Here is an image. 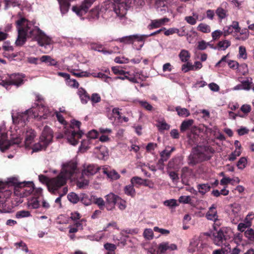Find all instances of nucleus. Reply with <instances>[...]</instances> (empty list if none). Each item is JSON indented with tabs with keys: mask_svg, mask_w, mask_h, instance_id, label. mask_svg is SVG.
I'll return each instance as SVG.
<instances>
[{
	"mask_svg": "<svg viewBox=\"0 0 254 254\" xmlns=\"http://www.w3.org/2000/svg\"><path fill=\"white\" fill-rule=\"evenodd\" d=\"M144 180L139 177H133L131 179L130 182L131 184L134 186L136 185H140L143 184V182Z\"/></svg>",
	"mask_w": 254,
	"mask_h": 254,
	"instance_id": "nucleus-62",
	"label": "nucleus"
},
{
	"mask_svg": "<svg viewBox=\"0 0 254 254\" xmlns=\"http://www.w3.org/2000/svg\"><path fill=\"white\" fill-rule=\"evenodd\" d=\"M31 214L29 211L27 210H21L17 212L16 214V217L17 218H21L24 217H28L30 216Z\"/></svg>",
	"mask_w": 254,
	"mask_h": 254,
	"instance_id": "nucleus-56",
	"label": "nucleus"
},
{
	"mask_svg": "<svg viewBox=\"0 0 254 254\" xmlns=\"http://www.w3.org/2000/svg\"><path fill=\"white\" fill-rule=\"evenodd\" d=\"M240 36L237 37V39L239 40L245 41L248 39L249 37V29L244 28L240 30Z\"/></svg>",
	"mask_w": 254,
	"mask_h": 254,
	"instance_id": "nucleus-43",
	"label": "nucleus"
},
{
	"mask_svg": "<svg viewBox=\"0 0 254 254\" xmlns=\"http://www.w3.org/2000/svg\"><path fill=\"white\" fill-rule=\"evenodd\" d=\"M180 60L184 63L189 61L190 57V54L188 50H182L179 54Z\"/></svg>",
	"mask_w": 254,
	"mask_h": 254,
	"instance_id": "nucleus-35",
	"label": "nucleus"
},
{
	"mask_svg": "<svg viewBox=\"0 0 254 254\" xmlns=\"http://www.w3.org/2000/svg\"><path fill=\"white\" fill-rule=\"evenodd\" d=\"M93 76L95 77L100 78L102 79L104 82L110 84L113 81V79L107 75L102 72H99L98 73H93Z\"/></svg>",
	"mask_w": 254,
	"mask_h": 254,
	"instance_id": "nucleus-37",
	"label": "nucleus"
},
{
	"mask_svg": "<svg viewBox=\"0 0 254 254\" xmlns=\"http://www.w3.org/2000/svg\"><path fill=\"white\" fill-rule=\"evenodd\" d=\"M138 102L143 108L147 111H151L153 109L152 106L146 101L138 100Z\"/></svg>",
	"mask_w": 254,
	"mask_h": 254,
	"instance_id": "nucleus-61",
	"label": "nucleus"
},
{
	"mask_svg": "<svg viewBox=\"0 0 254 254\" xmlns=\"http://www.w3.org/2000/svg\"><path fill=\"white\" fill-rule=\"evenodd\" d=\"M163 204H164V205L168 206L171 208H174L178 206L179 205L177 203V200L175 199H170L166 200L164 201Z\"/></svg>",
	"mask_w": 254,
	"mask_h": 254,
	"instance_id": "nucleus-53",
	"label": "nucleus"
},
{
	"mask_svg": "<svg viewBox=\"0 0 254 254\" xmlns=\"http://www.w3.org/2000/svg\"><path fill=\"white\" fill-rule=\"evenodd\" d=\"M56 115L58 121L64 126H66V122L61 113L49 109L42 104L35 103L32 107L26 110L25 114H18L17 116L13 115V121L16 123L24 124L30 117L37 118V120L48 119Z\"/></svg>",
	"mask_w": 254,
	"mask_h": 254,
	"instance_id": "nucleus-3",
	"label": "nucleus"
},
{
	"mask_svg": "<svg viewBox=\"0 0 254 254\" xmlns=\"http://www.w3.org/2000/svg\"><path fill=\"white\" fill-rule=\"evenodd\" d=\"M206 218L209 220L216 222L218 220V216L215 204H213L208 209L206 214Z\"/></svg>",
	"mask_w": 254,
	"mask_h": 254,
	"instance_id": "nucleus-24",
	"label": "nucleus"
},
{
	"mask_svg": "<svg viewBox=\"0 0 254 254\" xmlns=\"http://www.w3.org/2000/svg\"><path fill=\"white\" fill-rule=\"evenodd\" d=\"M106 207L107 210L110 211L115 208V205L118 202L119 196L113 193H110L105 196Z\"/></svg>",
	"mask_w": 254,
	"mask_h": 254,
	"instance_id": "nucleus-19",
	"label": "nucleus"
},
{
	"mask_svg": "<svg viewBox=\"0 0 254 254\" xmlns=\"http://www.w3.org/2000/svg\"><path fill=\"white\" fill-rule=\"evenodd\" d=\"M198 18V14L196 12H193L191 15L186 16L184 19L187 23L191 25H194L196 23Z\"/></svg>",
	"mask_w": 254,
	"mask_h": 254,
	"instance_id": "nucleus-29",
	"label": "nucleus"
},
{
	"mask_svg": "<svg viewBox=\"0 0 254 254\" xmlns=\"http://www.w3.org/2000/svg\"><path fill=\"white\" fill-rule=\"evenodd\" d=\"M80 200L83 204L86 206L91 204V200L86 194H82L80 197Z\"/></svg>",
	"mask_w": 254,
	"mask_h": 254,
	"instance_id": "nucleus-59",
	"label": "nucleus"
},
{
	"mask_svg": "<svg viewBox=\"0 0 254 254\" xmlns=\"http://www.w3.org/2000/svg\"><path fill=\"white\" fill-rule=\"evenodd\" d=\"M4 2L5 9H8L10 6L15 7L20 5L18 0H4Z\"/></svg>",
	"mask_w": 254,
	"mask_h": 254,
	"instance_id": "nucleus-45",
	"label": "nucleus"
},
{
	"mask_svg": "<svg viewBox=\"0 0 254 254\" xmlns=\"http://www.w3.org/2000/svg\"><path fill=\"white\" fill-rule=\"evenodd\" d=\"M231 45V42L227 40L220 41L218 43V49L220 50H225Z\"/></svg>",
	"mask_w": 254,
	"mask_h": 254,
	"instance_id": "nucleus-48",
	"label": "nucleus"
},
{
	"mask_svg": "<svg viewBox=\"0 0 254 254\" xmlns=\"http://www.w3.org/2000/svg\"><path fill=\"white\" fill-rule=\"evenodd\" d=\"M25 77L23 74L14 73L8 75L5 79H0V85L5 87L6 89L11 85L19 87L24 83Z\"/></svg>",
	"mask_w": 254,
	"mask_h": 254,
	"instance_id": "nucleus-12",
	"label": "nucleus"
},
{
	"mask_svg": "<svg viewBox=\"0 0 254 254\" xmlns=\"http://www.w3.org/2000/svg\"><path fill=\"white\" fill-rule=\"evenodd\" d=\"M241 83L243 90H249L251 88V85L252 83V79H249L247 78L246 80L242 81Z\"/></svg>",
	"mask_w": 254,
	"mask_h": 254,
	"instance_id": "nucleus-57",
	"label": "nucleus"
},
{
	"mask_svg": "<svg viewBox=\"0 0 254 254\" xmlns=\"http://www.w3.org/2000/svg\"><path fill=\"white\" fill-rule=\"evenodd\" d=\"M94 202L99 206L100 209H104L105 206L106 201H105L102 198L98 197L95 198Z\"/></svg>",
	"mask_w": 254,
	"mask_h": 254,
	"instance_id": "nucleus-60",
	"label": "nucleus"
},
{
	"mask_svg": "<svg viewBox=\"0 0 254 254\" xmlns=\"http://www.w3.org/2000/svg\"><path fill=\"white\" fill-rule=\"evenodd\" d=\"M252 225V222L249 220L247 218L245 219L243 222L240 223L238 225V230L241 232H245V230L247 228H250Z\"/></svg>",
	"mask_w": 254,
	"mask_h": 254,
	"instance_id": "nucleus-32",
	"label": "nucleus"
},
{
	"mask_svg": "<svg viewBox=\"0 0 254 254\" xmlns=\"http://www.w3.org/2000/svg\"><path fill=\"white\" fill-rule=\"evenodd\" d=\"M53 138L52 130L48 126H45L40 137L39 141L35 143L33 147V152H38L45 149L51 143Z\"/></svg>",
	"mask_w": 254,
	"mask_h": 254,
	"instance_id": "nucleus-10",
	"label": "nucleus"
},
{
	"mask_svg": "<svg viewBox=\"0 0 254 254\" xmlns=\"http://www.w3.org/2000/svg\"><path fill=\"white\" fill-rule=\"evenodd\" d=\"M38 197H32L28 199L27 203L29 209H37L40 207V203Z\"/></svg>",
	"mask_w": 254,
	"mask_h": 254,
	"instance_id": "nucleus-27",
	"label": "nucleus"
},
{
	"mask_svg": "<svg viewBox=\"0 0 254 254\" xmlns=\"http://www.w3.org/2000/svg\"><path fill=\"white\" fill-rule=\"evenodd\" d=\"M34 190V185L32 182L24 181L16 187L13 191L15 196L23 198L31 194Z\"/></svg>",
	"mask_w": 254,
	"mask_h": 254,
	"instance_id": "nucleus-11",
	"label": "nucleus"
},
{
	"mask_svg": "<svg viewBox=\"0 0 254 254\" xmlns=\"http://www.w3.org/2000/svg\"><path fill=\"white\" fill-rule=\"evenodd\" d=\"M67 70L72 75L77 77H89L91 74L87 71H81L75 69L68 68Z\"/></svg>",
	"mask_w": 254,
	"mask_h": 254,
	"instance_id": "nucleus-28",
	"label": "nucleus"
},
{
	"mask_svg": "<svg viewBox=\"0 0 254 254\" xmlns=\"http://www.w3.org/2000/svg\"><path fill=\"white\" fill-rule=\"evenodd\" d=\"M214 152V149L210 146H197L193 149L189 158L191 160V163L195 164L197 162L209 160L210 158V154H212Z\"/></svg>",
	"mask_w": 254,
	"mask_h": 254,
	"instance_id": "nucleus-8",
	"label": "nucleus"
},
{
	"mask_svg": "<svg viewBox=\"0 0 254 254\" xmlns=\"http://www.w3.org/2000/svg\"><path fill=\"white\" fill-rule=\"evenodd\" d=\"M193 123V121L192 120H188L186 121H184L182 122L181 127L180 130L182 132H184L187 129H188Z\"/></svg>",
	"mask_w": 254,
	"mask_h": 254,
	"instance_id": "nucleus-46",
	"label": "nucleus"
},
{
	"mask_svg": "<svg viewBox=\"0 0 254 254\" xmlns=\"http://www.w3.org/2000/svg\"><path fill=\"white\" fill-rule=\"evenodd\" d=\"M190 174V170L188 167H184L182 169L181 178L184 184H186L188 181L189 176Z\"/></svg>",
	"mask_w": 254,
	"mask_h": 254,
	"instance_id": "nucleus-41",
	"label": "nucleus"
},
{
	"mask_svg": "<svg viewBox=\"0 0 254 254\" xmlns=\"http://www.w3.org/2000/svg\"><path fill=\"white\" fill-rule=\"evenodd\" d=\"M116 203L117 204L119 208L121 210L125 209L127 207L126 201L122 199L120 197Z\"/></svg>",
	"mask_w": 254,
	"mask_h": 254,
	"instance_id": "nucleus-64",
	"label": "nucleus"
},
{
	"mask_svg": "<svg viewBox=\"0 0 254 254\" xmlns=\"http://www.w3.org/2000/svg\"><path fill=\"white\" fill-rule=\"evenodd\" d=\"M67 199L70 202L76 203L79 201L80 197L75 193L71 192L67 195Z\"/></svg>",
	"mask_w": 254,
	"mask_h": 254,
	"instance_id": "nucleus-47",
	"label": "nucleus"
},
{
	"mask_svg": "<svg viewBox=\"0 0 254 254\" xmlns=\"http://www.w3.org/2000/svg\"><path fill=\"white\" fill-rule=\"evenodd\" d=\"M54 179H55V178L49 179L43 175H39V181L43 184H46L49 191L53 193H56V191L62 187L61 185L59 186L58 183H56L55 185H52V181Z\"/></svg>",
	"mask_w": 254,
	"mask_h": 254,
	"instance_id": "nucleus-16",
	"label": "nucleus"
},
{
	"mask_svg": "<svg viewBox=\"0 0 254 254\" xmlns=\"http://www.w3.org/2000/svg\"><path fill=\"white\" fill-rule=\"evenodd\" d=\"M175 150L174 147H172L170 150H167V149H165L163 151H162L160 153L161 159L159 160V162H164L166 161L168 159L170 156L171 153Z\"/></svg>",
	"mask_w": 254,
	"mask_h": 254,
	"instance_id": "nucleus-39",
	"label": "nucleus"
},
{
	"mask_svg": "<svg viewBox=\"0 0 254 254\" xmlns=\"http://www.w3.org/2000/svg\"><path fill=\"white\" fill-rule=\"evenodd\" d=\"M102 172L106 174L107 177L113 180H116L120 178V175L114 170H111L108 166L102 167Z\"/></svg>",
	"mask_w": 254,
	"mask_h": 254,
	"instance_id": "nucleus-23",
	"label": "nucleus"
},
{
	"mask_svg": "<svg viewBox=\"0 0 254 254\" xmlns=\"http://www.w3.org/2000/svg\"><path fill=\"white\" fill-rule=\"evenodd\" d=\"M206 245L197 237L193 238L190 242L189 247V251L190 252H194L196 251H201Z\"/></svg>",
	"mask_w": 254,
	"mask_h": 254,
	"instance_id": "nucleus-20",
	"label": "nucleus"
},
{
	"mask_svg": "<svg viewBox=\"0 0 254 254\" xmlns=\"http://www.w3.org/2000/svg\"><path fill=\"white\" fill-rule=\"evenodd\" d=\"M94 153L97 157L101 160H105L109 155L107 148L103 145H98L94 148Z\"/></svg>",
	"mask_w": 254,
	"mask_h": 254,
	"instance_id": "nucleus-21",
	"label": "nucleus"
},
{
	"mask_svg": "<svg viewBox=\"0 0 254 254\" xmlns=\"http://www.w3.org/2000/svg\"><path fill=\"white\" fill-rule=\"evenodd\" d=\"M78 95L82 104H86L90 99L89 96L87 94L86 91L82 88L78 89Z\"/></svg>",
	"mask_w": 254,
	"mask_h": 254,
	"instance_id": "nucleus-30",
	"label": "nucleus"
},
{
	"mask_svg": "<svg viewBox=\"0 0 254 254\" xmlns=\"http://www.w3.org/2000/svg\"><path fill=\"white\" fill-rule=\"evenodd\" d=\"M155 8L158 12L161 14H164L168 10L167 2L164 0H156Z\"/></svg>",
	"mask_w": 254,
	"mask_h": 254,
	"instance_id": "nucleus-26",
	"label": "nucleus"
},
{
	"mask_svg": "<svg viewBox=\"0 0 254 254\" xmlns=\"http://www.w3.org/2000/svg\"><path fill=\"white\" fill-rule=\"evenodd\" d=\"M79 172L75 162L69 161L63 164L61 173L52 181V185H55L58 183L59 186H64L68 179L76 178Z\"/></svg>",
	"mask_w": 254,
	"mask_h": 254,
	"instance_id": "nucleus-6",
	"label": "nucleus"
},
{
	"mask_svg": "<svg viewBox=\"0 0 254 254\" xmlns=\"http://www.w3.org/2000/svg\"><path fill=\"white\" fill-rule=\"evenodd\" d=\"M239 58L246 59L247 58V54L246 52V48L244 46H241L239 48Z\"/></svg>",
	"mask_w": 254,
	"mask_h": 254,
	"instance_id": "nucleus-63",
	"label": "nucleus"
},
{
	"mask_svg": "<svg viewBox=\"0 0 254 254\" xmlns=\"http://www.w3.org/2000/svg\"><path fill=\"white\" fill-rule=\"evenodd\" d=\"M114 3L107 1L102 6L101 10H105L104 18H107L109 15L118 17L122 19L127 13L128 6L126 0H113Z\"/></svg>",
	"mask_w": 254,
	"mask_h": 254,
	"instance_id": "nucleus-5",
	"label": "nucleus"
},
{
	"mask_svg": "<svg viewBox=\"0 0 254 254\" xmlns=\"http://www.w3.org/2000/svg\"><path fill=\"white\" fill-rule=\"evenodd\" d=\"M157 127L160 131L168 130L170 128V126L164 119L157 122Z\"/></svg>",
	"mask_w": 254,
	"mask_h": 254,
	"instance_id": "nucleus-44",
	"label": "nucleus"
},
{
	"mask_svg": "<svg viewBox=\"0 0 254 254\" xmlns=\"http://www.w3.org/2000/svg\"><path fill=\"white\" fill-rule=\"evenodd\" d=\"M22 182L15 177L8 178L5 182L0 181V206H6L5 202L11 195L13 191Z\"/></svg>",
	"mask_w": 254,
	"mask_h": 254,
	"instance_id": "nucleus-7",
	"label": "nucleus"
},
{
	"mask_svg": "<svg viewBox=\"0 0 254 254\" xmlns=\"http://www.w3.org/2000/svg\"><path fill=\"white\" fill-rule=\"evenodd\" d=\"M116 229H119L117 223L115 221H111L104 226L102 231L98 232L94 235L93 240L99 241L102 238L110 236Z\"/></svg>",
	"mask_w": 254,
	"mask_h": 254,
	"instance_id": "nucleus-13",
	"label": "nucleus"
},
{
	"mask_svg": "<svg viewBox=\"0 0 254 254\" xmlns=\"http://www.w3.org/2000/svg\"><path fill=\"white\" fill-rule=\"evenodd\" d=\"M96 0H84L81 4H76L72 7V10L78 16H81L88 11L89 7Z\"/></svg>",
	"mask_w": 254,
	"mask_h": 254,
	"instance_id": "nucleus-15",
	"label": "nucleus"
},
{
	"mask_svg": "<svg viewBox=\"0 0 254 254\" xmlns=\"http://www.w3.org/2000/svg\"><path fill=\"white\" fill-rule=\"evenodd\" d=\"M186 63V64L182 65V70L185 73L187 72L190 70H193L192 63L188 62Z\"/></svg>",
	"mask_w": 254,
	"mask_h": 254,
	"instance_id": "nucleus-58",
	"label": "nucleus"
},
{
	"mask_svg": "<svg viewBox=\"0 0 254 254\" xmlns=\"http://www.w3.org/2000/svg\"><path fill=\"white\" fill-rule=\"evenodd\" d=\"M169 19L167 17L159 19L152 20L151 21V23L148 26V28L151 30L159 28L164 25L165 23L169 22Z\"/></svg>",
	"mask_w": 254,
	"mask_h": 254,
	"instance_id": "nucleus-25",
	"label": "nucleus"
},
{
	"mask_svg": "<svg viewBox=\"0 0 254 254\" xmlns=\"http://www.w3.org/2000/svg\"><path fill=\"white\" fill-rule=\"evenodd\" d=\"M234 31L236 33L240 32L239 22L236 21H233L231 25L224 27L223 35L224 36H227L232 34Z\"/></svg>",
	"mask_w": 254,
	"mask_h": 254,
	"instance_id": "nucleus-22",
	"label": "nucleus"
},
{
	"mask_svg": "<svg viewBox=\"0 0 254 254\" xmlns=\"http://www.w3.org/2000/svg\"><path fill=\"white\" fill-rule=\"evenodd\" d=\"M93 144L91 142V139L89 138H86L83 139L81 143V145L79 148V150L80 152H84L88 148H90V145Z\"/></svg>",
	"mask_w": 254,
	"mask_h": 254,
	"instance_id": "nucleus-33",
	"label": "nucleus"
},
{
	"mask_svg": "<svg viewBox=\"0 0 254 254\" xmlns=\"http://www.w3.org/2000/svg\"><path fill=\"white\" fill-rule=\"evenodd\" d=\"M18 36L15 41L16 46H22L27 38L38 42V44L46 49H52V40L47 36L39 28L25 18H21L16 22Z\"/></svg>",
	"mask_w": 254,
	"mask_h": 254,
	"instance_id": "nucleus-2",
	"label": "nucleus"
},
{
	"mask_svg": "<svg viewBox=\"0 0 254 254\" xmlns=\"http://www.w3.org/2000/svg\"><path fill=\"white\" fill-rule=\"evenodd\" d=\"M245 236L250 243L254 244V226L247 229L245 232Z\"/></svg>",
	"mask_w": 254,
	"mask_h": 254,
	"instance_id": "nucleus-34",
	"label": "nucleus"
},
{
	"mask_svg": "<svg viewBox=\"0 0 254 254\" xmlns=\"http://www.w3.org/2000/svg\"><path fill=\"white\" fill-rule=\"evenodd\" d=\"M216 13L221 19L225 18L227 16V11L222 7H218L216 10Z\"/></svg>",
	"mask_w": 254,
	"mask_h": 254,
	"instance_id": "nucleus-55",
	"label": "nucleus"
},
{
	"mask_svg": "<svg viewBox=\"0 0 254 254\" xmlns=\"http://www.w3.org/2000/svg\"><path fill=\"white\" fill-rule=\"evenodd\" d=\"M198 31H200L203 33H209L211 31L210 26L203 23H200L197 28Z\"/></svg>",
	"mask_w": 254,
	"mask_h": 254,
	"instance_id": "nucleus-50",
	"label": "nucleus"
},
{
	"mask_svg": "<svg viewBox=\"0 0 254 254\" xmlns=\"http://www.w3.org/2000/svg\"><path fill=\"white\" fill-rule=\"evenodd\" d=\"M26 111L24 112H16L15 113L12 111L11 113V117L13 123L14 124V129L16 131L15 135H13L12 140L10 141L8 139L7 132L6 130L5 126L2 124L0 126V128L3 127L4 132L2 134L0 133V149L2 152L7 149L11 144H17L19 145L23 138V133L25 132V146L26 147H29L31 144L33 142L34 138L36 137V132L35 131L29 127H25L26 123L28 122L31 118H35L34 117H30L28 118L27 121H26L24 124L20 123H16L13 121V115L17 116L18 114H25ZM37 119V118H36Z\"/></svg>",
	"mask_w": 254,
	"mask_h": 254,
	"instance_id": "nucleus-1",
	"label": "nucleus"
},
{
	"mask_svg": "<svg viewBox=\"0 0 254 254\" xmlns=\"http://www.w3.org/2000/svg\"><path fill=\"white\" fill-rule=\"evenodd\" d=\"M124 192L126 194L133 197L135 194V190L133 186L131 184L126 186L124 188Z\"/></svg>",
	"mask_w": 254,
	"mask_h": 254,
	"instance_id": "nucleus-42",
	"label": "nucleus"
},
{
	"mask_svg": "<svg viewBox=\"0 0 254 254\" xmlns=\"http://www.w3.org/2000/svg\"><path fill=\"white\" fill-rule=\"evenodd\" d=\"M231 212L234 215V217H237L241 210L240 205L238 203H234L231 205Z\"/></svg>",
	"mask_w": 254,
	"mask_h": 254,
	"instance_id": "nucleus-51",
	"label": "nucleus"
},
{
	"mask_svg": "<svg viewBox=\"0 0 254 254\" xmlns=\"http://www.w3.org/2000/svg\"><path fill=\"white\" fill-rule=\"evenodd\" d=\"M197 188L200 193L204 194L209 191L210 189V186L208 183L198 184L197 186Z\"/></svg>",
	"mask_w": 254,
	"mask_h": 254,
	"instance_id": "nucleus-40",
	"label": "nucleus"
},
{
	"mask_svg": "<svg viewBox=\"0 0 254 254\" xmlns=\"http://www.w3.org/2000/svg\"><path fill=\"white\" fill-rule=\"evenodd\" d=\"M102 171V167L94 164H85L82 170V176L90 177L95 175L98 171Z\"/></svg>",
	"mask_w": 254,
	"mask_h": 254,
	"instance_id": "nucleus-17",
	"label": "nucleus"
},
{
	"mask_svg": "<svg viewBox=\"0 0 254 254\" xmlns=\"http://www.w3.org/2000/svg\"><path fill=\"white\" fill-rule=\"evenodd\" d=\"M145 37V36H142L140 34H134L119 38L117 41L125 44H133L135 41L141 42V44L139 47L136 48V50H139L144 45Z\"/></svg>",
	"mask_w": 254,
	"mask_h": 254,
	"instance_id": "nucleus-14",
	"label": "nucleus"
},
{
	"mask_svg": "<svg viewBox=\"0 0 254 254\" xmlns=\"http://www.w3.org/2000/svg\"><path fill=\"white\" fill-rule=\"evenodd\" d=\"M214 242L215 245L221 246V249L214 250L212 254H227L230 253L231 247L229 244L233 234L230 229H221L213 234Z\"/></svg>",
	"mask_w": 254,
	"mask_h": 254,
	"instance_id": "nucleus-4",
	"label": "nucleus"
},
{
	"mask_svg": "<svg viewBox=\"0 0 254 254\" xmlns=\"http://www.w3.org/2000/svg\"><path fill=\"white\" fill-rule=\"evenodd\" d=\"M91 49L93 50L102 53L103 54H104L105 55L109 54L111 53L109 51H107V50L104 49L103 47V46L101 44H98V43L91 44Z\"/></svg>",
	"mask_w": 254,
	"mask_h": 254,
	"instance_id": "nucleus-31",
	"label": "nucleus"
},
{
	"mask_svg": "<svg viewBox=\"0 0 254 254\" xmlns=\"http://www.w3.org/2000/svg\"><path fill=\"white\" fill-rule=\"evenodd\" d=\"M42 63H49V65L56 66L57 62L49 56H43L40 59Z\"/></svg>",
	"mask_w": 254,
	"mask_h": 254,
	"instance_id": "nucleus-36",
	"label": "nucleus"
},
{
	"mask_svg": "<svg viewBox=\"0 0 254 254\" xmlns=\"http://www.w3.org/2000/svg\"><path fill=\"white\" fill-rule=\"evenodd\" d=\"M178 249L177 246L169 242H163L158 246L157 254H164L167 252H172Z\"/></svg>",
	"mask_w": 254,
	"mask_h": 254,
	"instance_id": "nucleus-18",
	"label": "nucleus"
},
{
	"mask_svg": "<svg viewBox=\"0 0 254 254\" xmlns=\"http://www.w3.org/2000/svg\"><path fill=\"white\" fill-rule=\"evenodd\" d=\"M247 159L246 158L243 157L240 158L237 163V166L239 169L243 170L247 165Z\"/></svg>",
	"mask_w": 254,
	"mask_h": 254,
	"instance_id": "nucleus-52",
	"label": "nucleus"
},
{
	"mask_svg": "<svg viewBox=\"0 0 254 254\" xmlns=\"http://www.w3.org/2000/svg\"><path fill=\"white\" fill-rule=\"evenodd\" d=\"M80 123L76 120H72L69 128H66L65 127V134L67 137L68 142L72 145H75L78 143V140L80 138L83 134L82 131L79 130Z\"/></svg>",
	"mask_w": 254,
	"mask_h": 254,
	"instance_id": "nucleus-9",
	"label": "nucleus"
},
{
	"mask_svg": "<svg viewBox=\"0 0 254 254\" xmlns=\"http://www.w3.org/2000/svg\"><path fill=\"white\" fill-rule=\"evenodd\" d=\"M144 238L148 240H152L154 237L153 230L150 228L145 229L143 234Z\"/></svg>",
	"mask_w": 254,
	"mask_h": 254,
	"instance_id": "nucleus-49",
	"label": "nucleus"
},
{
	"mask_svg": "<svg viewBox=\"0 0 254 254\" xmlns=\"http://www.w3.org/2000/svg\"><path fill=\"white\" fill-rule=\"evenodd\" d=\"M241 154V149L236 148L234 151L232 152L228 157V160L231 161H233L239 157Z\"/></svg>",
	"mask_w": 254,
	"mask_h": 254,
	"instance_id": "nucleus-54",
	"label": "nucleus"
},
{
	"mask_svg": "<svg viewBox=\"0 0 254 254\" xmlns=\"http://www.w3.org/2000/svg\"><path fill=\"white\" fill-rule=\"evenodd\" d=\"M175 110L180 117H188L190 115V111L186 108L177 106L176 107Z\"/></svg>",
	"mask_w": 254,
	"mask_h": 254,
	"instance_id": "nucleus-38",
	"label": "nucleus"
}]
</instances>
